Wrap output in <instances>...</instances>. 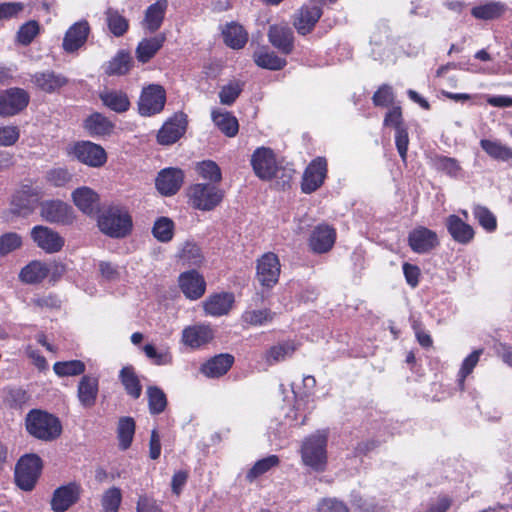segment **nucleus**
<instances>
[{"label": "nucleus", "mask_w": 512, "mask_h": 512, "mask_svg": "<svg viewBox=\"0 0 512 512\" xmlns=\"http://www.w3.org/2000/svg\"><path fill=\"white\" fill-rule=\"evenodd\" d=\"M100 230L114 238L125 237L132 229V219L124 207L112 206L99 217Z\"/></svg>", "instance_id": "20e7f679"}, {"label": "nucleus", "mask_w": 512, "mask_h": 512, "mask_svg": "<svg viewBox=\"0 0 512 512\" xmlns=\"http://www.w3.org/2000/svg\"><path fill=\"white\" fill-rule=\"evenodd\" d=\"M100 97L103 104L115 112L122 113L129 109V99L123 92L108 91L102 93Z\"/></svg>", "instance_id": "4c0bfd02"}, {"label": "nucleus", "mask_w": 512, "mask_h": 512, "mask_svg": "<svg viewBox=\"0 0 512 512\" xmlns=\"http://www.w3.org/2000/svg\"><path fill=\"white\" fill-rule=\"evenodd\" d=\"M42 198V189L32 180L22 181L11 195L10 212L16 216L27 217L34 212Z\"/></svg>", "instance_id": "7ed1b4c3"}, {"label": "nucleus", "mask_w": 512, "mask_h": 512, "mask_svg": "<svg viewBox=\"0 0 512 512\" xmlns=\"http://www.w3.org/2000/svg\"><path fill=\"white\" fill-rule=\"evenodd\" d=\"M35 244L47 253H55L62 249L64 239L49 227L38 225L30 232Z\"/></svg>", "instance_id": "2eb2a0df"}, {"label": "nucleus", "mask_w": 512, "mask_h": 512, "mask_svg": "<svg viewBox=\"0 0 512 512\" xmlns=\"http://www.w3.org/2000/svg\"><path fill=\"white\" fill-rule=\"evenodd\" d=\"M22 245V238L15 232L5 233L0 236V255L4 256L10 252L20 248Z\"/></svg>", "instance_id": "6e6d98bb"}, {"label": "nucleus", "mask_w": 512, "mask_h": 512, "mask_svg": "<svg viewBox=\"0 0 512 512\" xmlns=\"http://www.w3.org/2000/svg\"><path fill=\"white\" fill-rule=\"evenodd\" d=\"M23 9L24 4L21 2L0 3V20L16 18Z\"/></svg>", "instance_id": "774afa93"}, {"label": "nucleus", "mask_w": 512, "mask_h": 512, "mask_svg": "<svg viewBox=\"0 0 512 512\" xmlns=\"http://www.w3.org/2000/svg\"><path fill=\"white\" fill-rule=\"evenodd\" d=\"M177 257L186 266H199L203 261L200 248L192 242L184 243Z\"/></svg>", "instance_id": "37998d69"}, {"label": "nucleus", "mask_w": 512, "mask_h": 512, "mask_svg": "<svg viewBox=\"0 0 512 512\" xmlns=\"http://www.w3.org/2000/svg\"><path fill=\"white\" fill-rule=\"evenodd\" d=\"M119 378L129 396L134 399H138L141 396L142 386L132 366L123 367Z\"/></svg>", "instance_id": "c9c22d12"}, {"label": "nucleus", "mask_w": 512, "mask_h": 512, "mask_svg": "<svg viewBox=\"0 0 512 512\" xmlns=\"http://www.w3.org/2000/svg\"><path fill=\"white\" fill-rule=\"evenodd\" d=\"M256 279L261 286L271 288L279 279L280 262L276 254L272 252L262 255L256 266Z\"/></svg>", "instance_id": "1a4fd4ad"}, {"label": "nucleus", "mask_w": 512, "mask_h": 512, "mask_svg": "<svg viewBox=\"0 0 512 512\" xmlns=\"http://www.w3.org/2000/svg\"><path fill=\"white\" fill-rule=\"evenodd\" d=\"M174 222L168 217L158 218L153 225V236L162 243L170 242L174 236Z\"/></svg>", "instance_id": "c03bdc74"}, {"label": "nucleus", "mask_w": 512, "mask_h": 512, "mask_svg": "<svg viewBox=\"0 0 512 512\" xmlns=\"http://www.w3.org/2000/svg\"><path fill=\"white\" fill-rule=\"evenodd\" d=\"M168 8V0H157L145 10L141 22L142 28L149 33H154L161 27Z\"/></svg>", "instance_id": "b1692460"}, {"label": "nucleus", "mask_w": 512, "mask_h": 512, "mask_svg": "<svg viewBox=\"0 0 512 512\" xmlns=\"http://www.w3.org/2000/svg\"><path fill=\"white\" fill-rule=\"evenodd\" d=\"M268 38L270 43L283 54H290L294 48V36L290 27L275 24L269 27Z\"/></svg>", "instance_id": "4be33fe9"}, {"label": "nucleus", "mask_w": 512, "mask_h": 512, "mask_svg": "<svg viewBox=\"0 0 512 512\" xmlns=\"http://www.w3.org/2000/svg\"><path fill=\"white\" fill-rule=\"evenodd\" d=\"M122 494L117 487L107 489L101 498V505L104 512H118L121 504Z\"/></svg>", "instance_id": "3c124183"}, {"label": "nucleus", "mask_w": 512, "mask_h": 512, "mask_svg": "<svg viewBox=\"0 0 512 512\" xmlns=\"http://www.w3.org/2000/svg\"><path fill=\"white\" fill-rule=\"evenodd\" d=\"M179 286L183 294L191 300L201 298L206 290V282L196 270L183 272L179 276Z\"/></svg>", "instance_id": "6ab92c4d"}, {"label": "nucleus", "mask_w": 512, "mask_h": 512, "mask_svg": "<svg viewBox=\"0 0 512 512\" xmlns=\"http://www.w3.org/2000/svg\"><path fill=\"white\" fill-rule=\"evenodd\" d=\"M72 199L78 209L85 214L91 215L98 210L99 196L89 187L77 188L72 193Z\"/></svg>", "instance_id": "c85d7f7f"}, {"label": "nucleus", "mask_w": 512, "mask_h": 512, "mask_svg": "<svg viewBox=\"0 0 512 512\" xmlns=\"http://www.w3.org/2000/svg\"><path fill=\"white\" fill-rule=\"evenodd\" d=\"M234 363V357L228 353L218 354L200 367V372L208 378H219L225 375Z\"/></svg>", "instance_id": "393cba45"}, {"label": "nucleus", "mask_w": 512, "mask_h": 512, "mask_svg": "<svg viewBox=\"0 0 512 512\" xmlns=\"http://www.w3.org/2000/svg\"><path fill=\"white\" fill-rule=\"evenodd\" d=\"M39 33V24L35 20H31L23 24L18 32H17V39L19 43L22 45H28L30 44L33 39L37 36Z\"/></svg>", "instance_id": "4d7b16f0"}, {"label": "nucleus", "mask_w": 512, "mask_h": 512, "mask_svg": "<svg viewBox=\"0 0 512 512\" xmlns=\"http://www.w3.org/2000/svg\"><path fill=\"white\" fill-rule=\"evenodd\" d=\"M40 215L50 223L71 224L74 219L72 208L60 200L41 202Z\"/></svg>", "instance_id": "f8f14e48"}, {"label": "nucleus", "mask_w": 512, "mask_h": 512, "mask_svg": "<svg viewBox=\"0 0 512 512\" xmlns=\"http://www.w3.org/2000/svg\"><path fill=\"white\" fill-rule=\"evenodd\" d=\"M408 241L411 249L416 253H427L439 244L437 234L425 227H418L411 231Z\"/></svg>", "instance_id": "412c9836"}, {"label": "nucleus", "mask_w": 512, "mask_h": 512, "mask_svg": "<svg viewBox=\"0 0 512 512\" xmlns=\"http://www.w3.org/2000/svg\"><path fill=\"white\" fill-rule=\"evenodd\" d=\"M446 226L452 238L458 243L467 244L474 237L473 228L456 215L447 218Z\"/></svg>", "instance_id": "c756f323"}, {"label": "nucleus", "mask_w": 512, "mask_h": 512, "mask_svg": "<svg viewBox=\"0 0 512 512\" xmlns=\"http://www.w3.org/2000/svg\"><path fill=\"white\" fill-rule=\"evenodd\" d=\"M480 146L493 159L501 161L512 159V149L500 142L482 139Z\"/></svg>", "instance_id": "79ce46f5"}, {"label": "nucleus", "mask_w": 512, "mask_h": 512, "mask_svg": "<svg viewBox=\"0 0 512 512\" xmlns=\"http://www.w3.org/2000/svg\"><path fill=\"white\" fill-rule=\"evenodd\" d=\"M373 103L376 106L386 107L394 100L392 88L389 85H382L372 97Z\"/></svg>", "instance_id": "338daca9"}, {"label": "nucleus", "mask_w": 512, "mask_h": 512, "mask_svg": "<svg viewBox=\"0 0 512 512\" xmlns=\"http://www.w3.org/2000/svg\"><path fill=\"white\" fill-rule=\"evenodd\" d=\"M32 82L38 89L46 93H53L61 87L65 86L68 83V79L62 74H58L51 70H46L42 72H36L32 76Z\"/></svg>", "instance_id": "bb28decb"}, {"label": "nucleus", "mask_w": 512, "mask_h": 512, "mask_svg": "<svg viewBox=\"0 0 512 512\" xmlns=\"http://www.w3.org/2000/svg\"><path fill=\"white\" fill-rule=\"evenodd\" d=\"M165 39L164 34H158L154 37L141 40L136 48L137 60L141 63L149 62L162 48Z\"/></svg>", "instance_id": "7c9ffc66"}, {"label": "nucleus", "mask_w": 512, "mask_h": 512, "mask_svg": "<svg viewBox=\"0 0 512 512\" xmlns=\"http://www.w3.org/2000/svg\"><path fill=\"white\" fill-rule=\"evenodd\" d=\"M328 430H317L302 441L300 454L302 462L315 472H324L327 468Z\"/></svg>", "instance_id": "f257e3e1"}, {"label": "nucleus", "mask_w": 512, "mask_h": 512, "mask_svg": "<svg viewBox=\"0 0 512 512\" xmlns=\"http://www.w3.org/2000/svg\"><path fill=\"white\" fill-rule=\"evenodd\" d=\"M212 120L219 130L228 137H234L239 130V124L231 113L224 111H213Z\"/></svg>", "instance_id": "e433bc0d"}, {"label": "nucleus", "mask_w": 512, "mask_h": 512, "mask_svg": "<svg viewBox=\"0 0 512 512\" xmlns=\"http://www.w3.org/2000/svg\"><path fill=\"white\" fill-rule=\"evenodd\" d=\"M132 65V58L126 51H119L114 58H112L106 67V74L108 75H123L126 74Z\"/></svg>", "instance_id": "a19ab883"}, {"label": "nucleus", "mask_w": 512, "mask_h": 512, "mask_svg": "<svg viewBox=\"0 0 512 512\" xmlns=\"http://www.w3.org/2000/svg\"><path fill=\"white\" fill-rule=\"evenodd\" d=\"M46 180L56 187H62L71 180V174L65 168H55L47 172Z\"/></svg>", "instance_id": "052dcab7"}, {"label": "nucleus", "mask_w": 512, "mask_h": 512, "mask_svg": "<svg viewBox=\"0 0 512 512\" xmlns=\"http://www.w3.org/2000/svg\"><path fill=\"white\" fill-rule=\"evenodd\" d=\"M106 20L109 30L114 36L120 37L127 32L129 27L128 20L120 15L118 11L109 8L106 11Z\"/></svg>", "instance_id": "de8ad7c7"}, {"label": "nucleus", "mask_w": 512, "mask_h": 512, "mask_svg": "<svg viewBox=\"0 0 512 512\" xmlns=\"http://www.w3.org/2000/svg\"><path fill=\"white\" fill-rule=\"evenodd\" d=\"M85 369V364L80 360L56 362L53 365L54 372L60 377L81 375Z\"/></svg>", "instance_id": "09e8293b"}, {"label": "nucleus", "mask_w": 512, "mask_h": 512, "mask_svg": "<svg viewBox=\"0 0 512 512\" xmlns=\"http://www.w3.org/2000/svg\"><path fill=\"white\" fill-rule=\"evenodd\" d=\"M483 353L482 349H478L473 351L468 357H466L462 363L460 369V382L463 384L464 379L473 371L474 367L477 365L480 355Z\"/></svg>", "instance_id": "0e129e2a"}, {"label": "nucleus", "mask_w": 512, "mask_h": 512, "mask_svg": "<svg viewBox=\"0 0 512 512\" xmlns=\"http://www.w3.org/2000/svg\"><path fill=\"white\" fill-rule=\"evenodd\" d=\"M234 303V295L228 292L210 295L204 302L203 308L207 315L214 317L229 313Z\"/></svg>", "instance_id": "5701e85b"}, {"label": "nucleus", "mask_w": 512, "mask_h": 512, "mask_svg": "<svg viewBox=\"0 0 512 512\" xmlns=\"http://www.w3.org/2000/svg\"><path fill=\"white\" fill-rule=\"evenodd\" d=\"M89 33L90 26L86 20L74 23L65 33L63 49L68 53L77 51L86 43Z\"/></svg>", "instance_id": "aec40b11"}, {"label": "nucleus", "mask_w": 512, "mask_h": 512, "mask_svg": "<svg viewBox=\"0 0 512 512\" xmlns=\"http://www.w3.org/2000/svg\"><path fill=\"white\" fill-rule=\"evenodd\" d=\"M27 432L42 441L56 440L62 433L60 420L46 411L33 409L25 418Z\"/></svg>", "instance_id": "f03ea898"}, {"label": "nucleus", "mask_w": 512, "mask_h": 512, "mask_svg": "<svg viewBox=\"0 0 512 512\" xmlns=\"http://www.w3.org/2000/svg\"><path fill=\"white\" fill-rule=\"evenodd\" d=\"M505 11V5L501 2H487L483 5L473 7L471 14L482 20H491L500 17Z\"/></svg>", "instance_id": "ea45409f"}, {"label": "nucleus", "mask_w": 512, "mask_h": 512, "mask_svg": "<svg viewBox=\"0 0 512 512\" xmlns=\"http://www.w3.org/2000/svg\"><path fill=\"white\" fill-rule=\"evenodd\" d=\"M184 180V173L178 168H166L159 172L156 178V188L164 196L177 193Z\"/></svg>", "instance_id": "a211bd4d"}, {"label": "nucleus", "mask_w": 512, "mask_h": 512, "mask_svg": "<svg viewBox=\"0 0 512 512\" xmlns=\"http://www.w3.org/2000/svg\"><path fill=\"white\" fill-rule=\"evenodd\" d=\"M255 63L265 69L280 70L286 65V60L274 52H258L254 54Z\"/></svg>", "instance_id": "8fccbe9b"}, {"label": "nucleus", "mask_w": 512, "mask_h": 512, "mask_svg": "<svg viewBox=\"0 0 512 512\" xmlns=\"http://www.w3.org/2000/svg\"><path fill=\"white\" fill-rule=\"evenodd\" d=\"M49 272L48 264L35 260L21 269L19 279L26 284H37L42 282Z\"/></svg>", "instance_id": "473e14b6"}, {"label": "nucleus", "mask_w": 512, "mask_h": 512, "mask_svg": "<svg viewBox=\"0 0 512 512\" xmlns=\"http://www.w3.org/2000/svg\"><path fill=\"white\" fill-rule=\"evenodd\" d=\"M187 119L183 113L175 114L159 130L157 139L160 144L170 145L175 143L186 130Z\"/></svg>", "instance_id": "dca6fc26"}, {"label": "nucleus", "mask_w": 512, "mask_h": 512, "mask_svg": "<svg viewBox=\"0 0 512 512\" xmlns=\"http://www.w3.org/2000/svg\"><path fill=\"white\" fill-rule=\"evenodd\" d=\"M42 460L36 454L22 456L15 466V483L23 491H31L41 474Z\"/></svg>", "instance_id": "39448f33"}, {"label": "nucleus", "mask_w": 512, "mask_h": 512, "mask_svg": "<svg viewBox=\"0 0 512 512\" xmlns=\"http://www.w3.org/2000/svg\"><path fill=\"white\" fill-rule=\"evenodd\" d=\"M241 90L242 88L237 82L223 86L219 93L220 102L225 105H231L237 99Z\"/></svg>", "instance_id": "680f3d73"}, {"label": "nucleus", "mask_w": 512, "mask_h": 512, "mask_svg": "<svg viewBox=\"0 0 512 512\" xmlns=\"http://www.w3.org/2000/svg\"><path fill=\"white\" fill-rule=\"evenodd\" d=\"M336 238L335 230L328 225L317 226L309 240L311 249L316 253H324L329 251Z\"/></svg>", "instance_id": "a878e982"}, {"label": "nucleus", "mask_w": 512, "mask_h": 512, "mask_svg": "<svg viewBox=\"0 0 512 512\" xmlns=\"http://www.w3.org/2000/svg\"><path fill=\"white\" fill-rule=\"evenodd\" d=\"M84 128L92 137L107 136L112 133L114 125L107 117L96 112L85 119Z\"/></svg>", "instance_id": "2f4dec72"}, {"label": "nucleus", "mask_w": 512, "mask_h": 512, "mask_svg": "<svg viewBox=\"0 0 512 512\" xmlns=\"http://www.w3.org/2000/svg\"><path fill=\"white\" fill-rule=\"evenodd\" d=\"M474 215L479 224L487 231H494L497 227V221L493 213L486 207L477 206L474 209Z\"/></svg>", "instance_id": "13d9d810"}, {"label": "nucleus", "mask_w": 512, "mask_h": 512, "mask_svg": "<svg viewBox=\"0 0 512 512\" xmlns=\"http://www.w3.org/2000/svg\"><path fill=\"white\" fill-rule=\"evenodd\" d=\"M279 464V458L276 455H270L266 458L258 460L247 473V478L252 481L260 475L269 471L272 467Z\"/></svg>", "instance_id": "603ef678"}, {"label": "nucleus", "mask_w": 512, "mask_h": 512, "mask_svg": "<svg viewBox=\"0 0 512 512\" xmlns=\"http://www.w3.org/2000/svg\"><path fill=\"white\" fill-rule=\"evenodd\" d=\"M81 492V485L77 482L58 487L53 492L51 509L54 512H65L79 500Z\"/></svg>", "instance_id": "ddd939ff"}, {"label": "nucleus", "mask_w": 512, "mask_h": 512, "mask_svg": "<svg viewBox=\"0 0 512 512\" xmlns=\"http://www.w3.org/2000/svg\"><path fill=\"white\" fill-rule=\"evenodd\" d=\"M68 154L89 167L99 168L107 162L105 149L91 141H79L71 145Z\"/></svg>", "instance_id": "0eeeda50"}, {"label": "nucleus", "mask_w": 512, "mask_h": 512, "mask_svg": "<svg viewBox=\"0 0 512 512\" xmlns=\"http://www.w3.org/2000/svg\"><path fill=\"white\" fill-rule=\"evenodd\" d=\"M322 9L318 5H304L294 15L293 25L301 35L310 33L319 21Z\"/></svg>", "instance_id": "f3484780"}, {"label": "nucleus", "mask_w": 512, "mask_h": 512, "mask_svg": "<svg viewBox=\"0 0 512 512\" xmlns=\"http://www.w3.org/2000/svg\"><path fill=\"white\" fill-rule=\"evenodd\" d=\"M29 103V94L21 88H10L0 94V116H13Z\"/></svg>", "instance_id": "9d476101"}, {"label": "nucleus", "mask_w": 512, "mask_h": 512, "mask_svg": "<svg viewBox=\"0 0 512 512\" xmlns=\"http://www.w3.org/2000/svg\"><path fill=\"white\" fill-rule=\"evenodd\" d=\"M166 103V92L161 85L151 84L143 88L138 102V111L142 116L160 113Z\"/></svg>", "instance_id": "6e6552de"}, {"label": "nucleus", "mask_w": 512, "mask_h": 512, "mask_svg": "<svg viewBox=\"0 0 512 512\" xmlns=\"http://www.w3.org/2000/svg\"><path fill=\"white\" fill-rule=\"evenodd\" d=\"M222 34L225 44L233 49L243 48L248 40L247 32L236 23L227 24Z\"/></svg>", "instance_id": "f704fd0d"}, {"label": "nucleus", "mask_w": 512, "mask_h": 512, "mask_svg": "<svg viewBox=\"0 0 512 512\" xmlns=\"http://www.w3.org/2000/svg\"><path fill=\"white\" fill-rule=\"evenodd\" d=\"M198 174L210 181L219 182L221 180V170L219 166L213 161H203L196 166Z\"/></svg>", "instance_id": "5fc2aeb1"}, {"label": "nucleus", "mask_w": 512, "mask_h": 512, "mask_svg": "<svg viewBox=\"0 0 512 512\" xmlns=\"http://www.w3.org/2000/svg\"><path fill=\"white\" fill-rule=\"evenodd\" d=\"M29 399L27 392L22 388L9 389L6 402L12 408H21Z\"/></svg>", "instance_id": "e2e57ef3"}, {"label": "nucleus", "mask_w": 512, "mask_h": 512, "mask_svg": "<svg viewBox=\"0 0 512 512\" xmlns=\"http://www.w3.org/2000/svg\"><path fill=\"white\" fill-rule=\"evenodd\" d=\"M149 411L153 415L162 413L167 406V397L162 389L157 386L147 388Z\"/></svg>", "instance_id": "a18cd8bd"}, {"label": "nucleus", "mask_w": 512, "mask_h": 512, "mask_svg": "<svg viewBox=\"0 0 512 512\" xmlns=\"http://www.w3.org/2000/svg\"><path fill=\"white\" fill-rule=\"evenodd\" d=\"M347 505L336 498H323L318 503V512H348Z\"/></svg>", "instance_id": "69168bd1"}, {"label": "nucleus", "mask_w": 512, "mask_h": 512, "mask_svg": "<svg viewBox=\"0 0 512 512\" xmlns=\"http://www.w3.org/2000/svg\"><path fill=\"white\" fill-rule=\"evenodd\" d=\"M296 350V345L293 342H283L272 346L266 352V361L269 364L280 362L290 357Z\"/></svg>", "instance_id": "49530a36"}, {"label": "nucleus", "mask_w": 512, "mask_h": 512, "mask_svg": "<svg viewBox=\"0 0 512 512\" xmlns=\"http://www.w3.org/2000/svg\"><path fill=\"white\" fill-rule=\"evenodd\" d=\"M213 330L208 325H193L186 327L182 332V341L185 345L198 348L213 339Z\"/></svg>", "instance_id": "cd10ccee"}, {"label": "nucleus", "mask_w": 512, "mask_h": 512, "mask_svg": "<svg viewBox=\"0 0 512 512\" xmlns=\"http://www.w3.org/2000/svg\"><path fill=\"white\" fill-rule=\"evenodd\" d=\"M251 164L255 174L263 180H270L276 175L278 170L273 151L265 147L258 148L254 151Z\"/></svg>", "instance_id": "9b49d317"}, {"label": "nucleus", "mask_w": 512, "mask_h": 512, "mask_svg": "<svg viewBox=\"0 0 512 512\" xmlns=\"http://www.w3.org/2000/svg\"><path fill=\"white\" fill-rule=\"evenodd\" d=\"M19 137L20 130L17 126H0V146H12L18 141Z\"/></svg>", "instance_id": "bf43d9fd"}, {"label": "nucleus", "mask_w": 512, "mask_h": 512, "mask_svg": "<svg viewBox=\"0 0 512 512\" xmlns=\"http://www.w3.org/2000/svg\"><path fill=\"white\" fill-rule=\"evenodd\" d=\"M135 433V421L131 417H122L118 421L117 437L119 447L126 450L130 447Z\"/></svg>", "instance_id": "58836bf2"}, {"label": "nucleus", "mask_w": 512, "mask_h": 512, "mask_svg": "<svg viewBox=\"0 0 512 512\" xmlns=\"http://www.w3.org/2000/svg\"><path fill=\"white\" fill-rule=\"evenodd\" d=\"M327 174V161L323 157L314 159L305 169L302 177V191L312 193L324 182Z\"/></svg>", "instance_id": "4468645a"}, {"label": "nucleus", "mask_w": 512, "mask_h": 512, "mask_svg": "<svg viewBox=\"0 0 512 512\" xmlns=\"http://www.w3.org/2000/svg\"><path fill=\"white\" fill-rule=\"evenodd\" d=\"M187 196L193 208L210 211L222 201L224 193L212 184L198 183L188 188Z\"/></svg>", "instance_id": "423d86ee"}, {"label": "nucleus", "mask_w": 512, "mask_h": 512, "mask_svg": "<svg viewBox=\"0 0 512 512\" xmlns=\"http://www.w3.org/2000/svg\"><path fill=\"white\" fill-rule=\"evenodd\" d=\"M273 313L270 310H248L242 315V320L249 325H263L273 319Z\"/></svg>", "instance_id": "864d4df0"}, {"label": "nucleus", "mask_w": 512, "mask_h": 512, "mask_svg": "<svg viewBox=\"0 0 512 512\" xmlns=\"http://www.w3.org/2000/svg\"><path fill=\"white\" fill-rule=\"evenodd\" d=\"M78 399L85 407H92L98 395V378L85 375L78 384Z\"/></svg>", "instance_id": "72a5a7b5"}]
</instances>
